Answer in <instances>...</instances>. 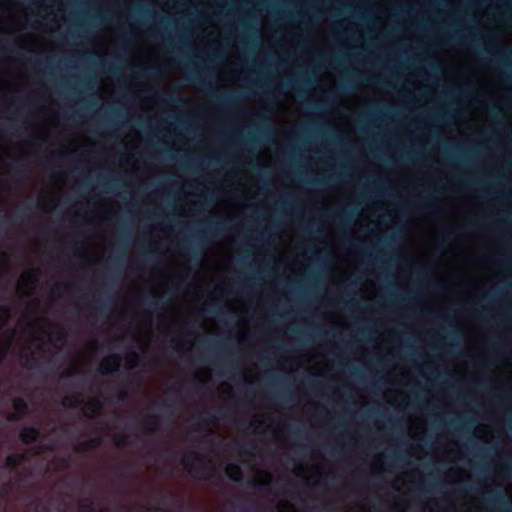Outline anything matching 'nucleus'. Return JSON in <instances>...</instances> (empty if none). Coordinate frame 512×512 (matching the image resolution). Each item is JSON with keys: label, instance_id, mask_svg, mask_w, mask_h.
<instances>
[{"label": "nucleus", "instance_id": "nucleus-6", "mask_svg": "<svg viewBox=\"0 0 512 512\" xmlns=\"http://www.w3.org/2000/svg\"><path fill=\"white\" fill-rule=\"evenodd\" d=\"M145 12V7L143 5H136L132 8V13L135 15H142Z\"/></svg>", "mask_w": 512, "mask_h": 512}, {"label": "nucleus", "instance_id": "nucleus-1", "mask_svg": "<svg viewBox=\"0 0 512 512\" xmlns=\"http://www.w3.org/2000/svg\"><path fill=\"white\" fill-rule=\"evenodd\" d=\"M8 319V311L6 309L0 310V327H2ZM10 345L8 340L1 341L0 340V359L3 357L5 351L8 349Z\"/></svg>", "mask_w": 512, "mask_h": 512}, {"label": "nucleus", "instance_id": "nucleus-3", "mask_svg": "<svg viewBox=\"0 0 512 512\" xmlns=\"http://www.w3.org/2000/svg\"><path fill=\"white\" fill-rule=\"evenodd\" d=\"M118 362L115 358H108L101 362L100 369L102 373H111L116 370Z\"/></svg>", "mask_w": 512, "mask_h": 512}, {"label": "nucleus", "instance_id": "nucleus-5", "mask_svg": "<svg viewBox=\"0 0 512 512\" xmlns=\"http://www.w3.org/2000/svg\"><path fill=\"white\" fill-rule=\"evenodd\" d=\"M21 459H22V455H20V454L11 455L7 458V464L9 466L16 465Z\"/></svg>", "mask_w": 512, "mask_h": 512}, {"label": "nucleus", "instance_id": "nucleus-9", "mask_svg": "<svg viewBox=\"0 0 512 512\" xmlns=\"http://www.w3.org/2000/svg\"><path fill=\"white\" fill-rule=\"evenodd\" d=\"M15 405H16L17 407H19V406H20V401H17V402L15 403Z\"/></svg>", "mask_w": 512, "mask_h": 512}, {"label": "nucleus", "instance_id": "nucleus-2", "mask_svg": "<svg viewBox=\"0 0 512 512\" xmlns=\"http://www.w3.org/2000/svg\"><path fill=\"white\" fill-rule=\"evenodd\" d=\"M226 475L232 480H240L242 478L241 468L236 464H229L225 467Z\"/></svg>", "mask_w": 512, "mask_h": 512}, {"label": "nucleus", "instance_id": "nucleus-7", "mask_svg": "<svg viewBox=\"0 0 512 512\" xmlns=\"http://www.w3.org/2000/svg\"><path fill=\"white\" fill-rule=\"evenodd\" d=\"M90 404L93 408V411H97L99 409V403L97 401H92Z\"/></svg>", "mask_w": 512, "mask_h": 512}, {"label": "nucleus", "instance_id": "nucleus-4", "mask_svg": "<svg viewBox=\"0 0 512 512\" xmlns=\"http://www.w3.org/2000/svg\"><path fill=\"white\" fill-rule=\"evenodd\" d=\"M21 437L23 441L31 442L37 439L38 431H36L34 428H25L21 432Z\"/></svg>", "mask_w": 512, "mask_h": 512}, {"label": "nucleus", "instance_id": "nucleus-8", "mask_svg": "<svg viewBox=\"0 0 512 512\" xmlns=\"http://www.w3.org/2000/svg\"><path fill=\"white\" fill-rule=\"evenodd\" d=\"M474 1H475V2H477V3L483 4V3H485L487 0H474Z\"/></svg>", "mask_w": 512, "mask_h": 512}]
</instances>
